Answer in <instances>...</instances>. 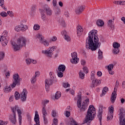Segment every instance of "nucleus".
<instances>
[{
    "label": "nucleus",
    "mask_w": 125,
    "mask_h": 125,
    "mask_svg": "<svg viewBox=\"0 0 125 125\" xmlns=\"http://www.w3.org/2000/svg\"><path fill=\"white\" fill-rule=\"evenodd\" d=\"M4 57V53L3 52H0V60H2Z\"/></svg>",
    "instance_id": "8fccbe9b"
},
{
    "label": "nucleus",
    "mask_w": 125,
    "mask_h": 125,
    "mask_svg": "<svg viewBox=\"0 0 125 125\" xmlns=\"http://www.w3.org/2000/svg\"><path fill=\"white\" fill-rule=\"evenodd\" d=\"M77 105L78 108H79L81 111L84 112L86 110V104L83 102L82 106V93L80 92L78 94Z\"/></svg>",
    "instance_id": "39448f33"
},
{
    "label": "nucleus",
    "mask_w": 125,
    "mask_h": 125,
    "mask_svg": "<svg viewBox=\"0 0 125 125\" xmlns=\"http://www.w3.org/2000/svg\"><path fill=\"white\" fill-rule=\"evenodd\" d=\"M7 14H8V15L11 16V17H13V12H12V11H8L7 12Z\"/></svg>",
    "instance_id": "680f3d73"
},
{
    "label": "nucleus",
    "mask_w": 125,
    "mask_h": 125,
    "mask_svg": "<svg viewBox=\"0 0 125 125\" xmlns=\"http://www.w3.org/2000/svg\"><path fill=\"white\" fill-rule=\"evenodd\" d=\"M69 125H78L77 122L74 120H72L70 122Z\"/></svg>",
    "instance_id": "603ef678"
},
{
    "label": "nucleus",
    "mask_w": 125,
    "mask_h": 125,
    "mask_svg": "<svg viewBox=\"0 0 125 125\" xmlns=\"http://www.w3.org/2000/svg\"><path fill=\"white\" fill-rule=\"evenodd\" d=\"M120 125H125V110L120 109L119 114Z\"/></svg>",
    "instance_id": "1a4fd4ad"
},
{
    "label": "nucleus",
    "mask_w": 125,
    "mask_h": 125,
    "mask_svg": "<svg viewBox=\"0 0 125 125\" xmlns=\"http://www.w3.org/2000/svg\"><path fill=\"white\" fill-rule=\"evenodd\" d=\"M81 64H82L83 66L85 65V61L84 60H81Z\"/></svg>",
    "instance_id": "338daca9"
},
{
    "label": "nucleus",
    "mask_w": 125,
    "mask_h": 125,
    "mask_svg": "<svg viewBox=\"0 0 125 125\" xmlns=\"http://www.w3.org/2000/svg\"><path fill=\"white\" fill-rule=\"evenodd\" d=\"M62 36L64 35V37H65V36H67V31H66L65 30L62 31Z\"/></svg>",
    "instance_id": "0e129e2a"
},
{
    "label": "nucleus",
    "mask_w": 125,
    "mask_h": 125,
    "mask_svg": "<svg viewBox=\"0 0 125 125\" xmlns=\"http://www.w3.org/2000/svg\"><path fill=\"white\" fill-rule=\"evenodd\" d=\"M41 75V72H40L39 71H36L35 72V77H33L32 78V79L31 80V83H35L37 81V77H40V75Z\"/></svg>",
    "instance_id": "f3484780"
},
{
    "label": "nucleus",
    "mask_w": 125,
    "mask_h": 125,
    "mask_svg": "<svg viewBox=\"0 0 125 125\" xmlns=\"http://www.w3.org/2000/svg\"><path fill=\"white\" fill-rule=\"evenodd\" d=\"M97 75L98 77H101L102 76V72L101 71H98Z\"/></svg>",
    "instance_id": "69168bd1"
},
{
    "label": "nucleus",
    "mask_w": 125,
    "mask_h": 125,
    "mask_svg": "<svg viewBox=\"0 0 125 125\" xmlns=\"http://www.w3.org/2000/svg\"><path fill=\"white\" fill-rule=\"evenodd\" d=\"M13 82L11 86L12 88H14L16 85H20V82L22 81V79L20 78V77L18 74H14L13 76Z\"/></svg>",
    "instance_id": "423d86ee"
},
{
    "label": "nucleus",
    "mask_w": 125,
    "mask_h": 125,
    "mask_svg": "<svg viewBox=\"0 0 125 125\" xmlns=\"http://www.w3.org/2000/svg\"><path fill=\"white\" fill-rule=\"evenodd\" d=\"M98 59L100 60H101L103 59V52L100 50V49H99L98 51Z\"/></svg>",
    "instance_id": "5701e85b"
},
{
    "label": "nucleus",
    "mask_w": 125,
    "mask_h": 125,
    "mask_svg": "<svg viewBox=\"0 0 125 125\" xmlns=\"http://www.w3.org/2000/svg\"><path fill=\"white\" fill-rule=\"evenodd\" d=\"M112 52L114 54H118L120 52V49H114Z\"/></svg>",
    "instance_id": "a19ab883"
},
{
    "label": "nucleus",
    "mask_w": 125,
    "mask_h": 125,
    "mask_svg": "<svg viewBox=\"0 0 125 125\" xmlns=\"http://www.w3.org/2000/svg\"><path fill=\"white\" fill-rule=\"evenodd\" d=\"M66 117H70V112L66 111L65 113Z\"/></svg>",
    "instance_id": "774afa93"
},
{
    "label": "nucleus",
    "mask_w": 125,
    "mask_h": 125,
    "mask_svg": "<svg viewBox=\"0 0 125 125\" xmlns=\"http://www.w3.org/2000/svg\"><path fill=\"white\" fill-rule=\"evenodd\" d=\"M8 123V122H4L2 120H0V125H6Z\"/></svg>",
    "instance_id": "5fc2aeb1"
},
{
    "label": "nucleus",
    "mask_w": 125,
    "mask_h": 125,
    "mask_svg": "<svg viewBox=\"0 0 125 125\" xmlns=\"http://www.w3.org/2000/svg\"><path fill=\"white\" fill-rule=\"evenodd\" d=\"M113 114H112V113H109V114L107 115V121H112V120H113Z\"/></svg>",
    "instance_id": "c85d7f7f"
},
{
    "label": "nucleus",
    "mask_w": 125,
    "mask_h": 125,
    "mask_svg": "<svg viewBox=\"0 0 125 125\" xmlns=\"http://www.w3.org/2000/svg\"><path fill=\"white\" fill-rule=\"evenodd\" d=\"M52 3H53V5L54 7H56L57 5V0H53Z\"/></svg>",
    "instance_id": "6e6d98bb"
},
{
    "label": "nucleus",
    "mask_w": 125,
    "mask_h": 125,
    "mask_svg": "<svg viewBox=\"0 0 125 125\" xmlns=\"http://www.w3.org/2000/svg\"><path fill=\"white\" fill-rule=\"evenodd\" d=\"M57 48L56 46H53L52 47H49L48 49L45 50V51L42 50V53H44L47 57L48 58H51L52 55H53V52L55 49Z\"/></svg>",
    "instance_id": "0eeeda50"
},
{
    "label": "nucleus",
    "mask_w": 125,
    "mask_h": 125,
    "mask_svg": "<svg viewBox=\"0 0 125 125\" xmlns=\"http://www.w3.org/2000/svg\"><path fill=\"white\" fill-rule=\"evenodd\" d=\"M121 44L120 43L115 42L113 43V47L114 49H119V47H120Z\"/></svg>",
    "instance_id": "cd10ccee"
},
{
    "label": "nucleus",
    "mask_w": 125,
    "mask_h": 125,
    "mask_svg": "<svg viewBox=\"0 0 125 125\" xmlns=\"http://www.w3.org/2000/svg\"><path fill=\"white\" fill-rule=\"evenodd\" d=\"M16 111L18 112V114L19 116V113L21 117L22 120V112H21V110L19 109V107L17 105H16L13 107H12V112L13 113L12 114H11L9 116V119L12 124L15 125L16 123Z\"/></svg>",
    "instance_id": "20e7f679"
},
{
    "label": "nucleus",
    "mask_w": 125,
    "mask_h": 125,
    "mask_svg": "<svg viewBox=\"0 0 125 125\" xmlns=\"http://www.w3.org/2000/svg\"><path fill=\"white\" fill-rule=\"evenodd\" d=\"M57 82V80L56 78H55L53 76L51 77L50 79H46L45 80V86H48V87H49L50 85L53 84V83H54Z\"/></svg>",
    "instance_id": "9b49d317"
},
{
    "label": "nucleus",
    "mask_w": 125,
    "mask_h": 125,
    "mask_svg": "<svg viewBox=\"0 0 125 125\" xmlns=\"http://www.w3.org/2000/svg\"><path fill=\"white\" fill-rule=\"evenodd\" d=\"M20 112H19V125H22V117L20 116Z\"/></svg>",
    "instance_id": "13d9d810"
},
{
    "label": "nucleus",
    "mask_w": 125,
    "mask_h": 125,
    "mask_svg": "<svg viewBox=\"0 0 125 125\" xmlns=\"http://www.w3.org/2000/svg\"><path fill=\"white\" fill-rule=\"evenodd\" d=\"M71 57L74 59L78 58V54L76 52L71 53Z\"/></svg>",
    "instance_id": "ea45409f"
},
{
    "label": "nucleus",
    "mask_w": 125,
    "mask_h": 125,
    "mask_svg": "<svg viewBox=\"0 0 125 125\" xmlns=\"http://www.w3.org/2000/svg\"><path fill=\"white\" fill-rule=\"evenodd\" d=\"M101 46V42H99V38L97 35V30H92L89 32L88 37L86 39L85 47L88 50L95 51Z\"/></svg>",
    "instance_id": "f257e3e1"
},
{
    "label": "nucleus",
    "mask_w": 125,
    "mask_h": 125,
    "mask_svg": "<svg viewBox=\"0 0 125 125\" xmlns=\"http://www.w3.org/2000/svg\"><path fill=\"white\" fill-rule=\"evenodd\" d=\"M60 24L62 26V27H66V23H65V21L61 19L60 21Z\"/></svg>",
    "instance_id": "f704fd0d"
},
{
    "label": "nucleus",
    "mask_w": 125,
    "mask_h": 125,
    "mask_svg": "<svg viewBox=\"0 0 125 125\" xmlns=\"http://www.w3.org/2000/svg\"><path fill=\"white\" fill-rule=\"evenodd\" d=\"M0 14L2 17H6V16H7V13L5 12H2Z\"/></svg>",
    "instance_id": "09e8293b"
},
{
    "label": "nucleus",
    "mask_w": 125,
    "mask_h": 125,
    "mask_svg": "<svg viewBox=\"0 0 125 125\" xmlns=\"http://www.w3.org/2000/svg\"><path fill=\"white\" fill-rule=\"evenodd\" d=\"M45 46H48L49 45V43L46 41V40H44L42 42Z\"/></svg>",
    "instance_id": "e433bc0d"
},
{
    "label": "nucleus",
    "mask_w": 125,
    "mask_h": 125,
    "mask_svg": "<svg viewBox=\"0 0 125 125\" xmlns=\"http://www.w3.org/2000/svg\"><path fill=\"white\" fill-rule=\"evenodd\" d=\"M28 25H24L22 22H20V25L15 27V31L16 32H25L28 30Z\"/></svg>",
    "instance_id": "6e6552de"
},
{
    "label": "nucleus",
    "mask_w": 125,
    "mask_h": 125,
    "mask_svg": "<svg viewBox=\"0 0 125 125\" xmlns=\"http://www.w3.org/2000/svg\"><path fill=\"white\" fill-rule=\"evenodd\" d=\"M96 115V109L95 107H94L93 105H90L87 110L83 124L87 123V125H90V122L95 119Z\"/></svg>",
    "instance_id": "f03ea898"
},
{
    "label": "nucleus",
    "mask_w": 125,
    "mask_h": 125,
    "mask_svg": "<svg viewBox=\"0 0 125 125\" xmlns=\"http://www.w3.org/2000/svg\"><path fill=\"white\" fill-rule=\"evenodd\" d=\"M79 76L80 79H82V80H83L84 79V73L82 72V71H80L79 72Z\"/></svg>",
    "instance_id": "4c0bfd02"
},
{
    "label": "nucleus",
    "mask_w": 125,
    "mask_h": 125,
    "mask_svg": "<svg viewBox=\"0 0 125 125\" xmlns=\"http://www.w3.org/2000/svg\"><path fill=\"white\" fill-rule=\"evenodd\" d=\"M0 42H3L2 43L3 46H6L7 45V41L5 39V36H0Z\"/></svg>",
    "instance_id": "a211bd4d"
},
{
    "label": "nucleus",
    "mask_w": 125,
    "mask_h": 125,
    "mask_svg": "<svg viewBox=\"0 0 125 125\" xmlns=\"http://www.w3.org/2000/svg\"><path fill=\"white\" fill-rule=\"evenodd\" d=\"M81 33H83V28L81 25H78L77 26V34L80 36Z\"/></svg>",
    "instance_id": "393cba45"
},
{
    "label": "nucleus",
    "mask_w": 125,
    "mask_h": 125,
    "mask_svg": "<svg viewBox=\"0 0 125 125\" xmlns=\"http://www.w3.org/2000/svg\"><path fill=\"white\" fill-rule=\"evenodd\" d=\"M79 59L78 58H73L72 59L70 60V62L72 64H78V61H79Z\"/></svg>",
    "instance_id": "a878e982"
},
{
    "label": "nucleus",
    "mask_w": 125,
    "mask_h": 125,
    "mask_svg": "<svg viewBox=\"0 0 125 125\" xmlns=\"http://www.w3.org/2000/svg\"><path fill=\"white\" fill-rule=\"evenodd\" d=\"M110 114H113L114 113V107L113 105H111L109 109Z\"/></svg>",
    "instance_id": "052dcab7"
},
{
    "label": "nucleus",
    "mask_w": 125,
    "mask_h": 125,
    "mask_svg": "<svg viewBox=\"0 0 125 125\" xmlns=\"http://www.w3.org/2000/svg\"><path fill=\"white\" fill-rule=\"evenodd\" d=\"M60 8L58 7L55 8L54 12L55 15H59V14H60Z\"/></svg>",
    "instance_id": "7c9ffc66"
},
{
    "label": "nucleus",
    "mask_w": 125,
    "mask_h": 125,
    "mask_svg": "<svg viewBox=\"0 0 125 125\" xmlns=\"http://www.w3.org/2000/svg\"><path fill=\"white\" fill-rule=\"evenodd\" d=\"M83 69L84 73L85 74H87V73H88V68H87L86 66H84Z\"/></svg>",
    "instance_id": "de8ad7c7"
},
{
    "label": "nucleus",
    "mask_w": 125,
    "mask_h": 125,
    "mask_svg": "<svg viewBox=\"0 0 125 125\" xmlns=\"http://www.w3.org/2000/svg\"><path fill=\"white\" fill-rule=\"evenodd\" d=\"M37 8V7L36 5H33L31 6V13H34L36 11V9Z\"/></svg>",
    "instance_id": "58836bf2"
},
{
    "label": "nucleus",
    "mask_w": 125,
    "mask_h": 125,
    "mask_svg": "<svg viewBox=\"0 0 125 125\" xmlns=\"http://www.w3.org/2000/svg\"><path fill=\"white\" fill-rule=\"evenodd\" d=\"M108 91L109 88H108V87L105 86L103 88L102 93L101 94V97H102V96H104V95H105V94H106V93H107V92H108Z\"/></svg>",
    "instance_id": "412c9836"
},
{
    "label": "nucleus",
    "mask_w": 125,
    "mask_h": 125,
    "mask_svg": "<svg viewBox=\"0 0 125 125\" xmlns=\"http://www.w3.org/2000/svg\"><path fill=\"white\" fill-rule=\"evenodd\" d=\"M52 116L53 118H55L56 117V111L54 110H53L52 111Z\"/></svg>",
    "instance_id": "4d7b16f0"
},
{
    "label": "nucleus",
    "mask_w": 125,
    "mask_h": 125,
    "mask_svg": "<svg viewBox=\"0 0 125 125\" xmlns=\"http://www.w3.org/2000/svg\"><path fill=\"white\" fill-rule=\"evenodd\" d=\"M26 42H27L26 38L24 37H20L18 39L17 43L12 42L11 44L13 46V48H14V51H18L20 48H22L23 46H26Z\"/></svg>",
    "instance_id": "7ed1b4c3"
},
{
    "label": "nucleus",
    "mask_w": 125,
    "mask_h": 125,
    "mask_svg": "<svg viewBox=\"0 0 125 125\" xmlns=\"http://www.w3.org/2000/svg\"><path fill=\"white\" fill-rule=\"evenodd\" d=\"M57 76L58 77H59V78H63V76H64V74L63 73H64V72L59 71L58 70H57Z\"/></svg>",
    "instance_id": "c756f323"
},
{
    "label": "nucleus",
    "mask_w": 125,
    "mask_h": 125,
    "mask_svg": "<svg viewBox=\"0 0 125 125\" xmlns=\"http://www.w3.org/2000/svg\"><path fill=\"white\" fill-rule=\"evenodd\" d=\"M61 97V93L59 92H57L55 94V98L56 99H59Z\"/></svg>",
    "instance_id": "473e14b6"
},
{
    "label": "nucleus",
    "mask_w": 125,
    "mask_h": 125,
    "mask_svg": "<svg viewBox=\"0 0 125 125\" xmlns=\"http://www.w3.org/2000/svg\"><path fill=\"white\" fill-rule=\"evenodd\" d=\"M114 69V64H110L107 66L108 70H113Z\"/></svg>",
    "instance_id": "49530a36"
},
{
    "label": "nucleus",
    "mask_w": 125,
    "mask_h": 125,
    "mask_svg": "<svg viewBox=\"0 0 125 125\" xmlns=\"http://www.w3.org/2000/svg\"><path fill=\"white\" fill-rule=\"evenodd\" d=\"M49 103V100H45L42 101V104L43 107H45V106H46L45 104H47V103Z\"/></svg>",
    "instance_id": "c9c22d12"
},
{
    "label": "nucleus",
    "mask_w": 125,
    "mask_h": 125,
    "mask_svg": "<svg viewBox=\"0 0 125 125\" xmlns=\"http://www.w3.org/2000/svg\"><path fill=\"white\" fill-rule=\"evenodd\" d=\"M27 94H28V91H27V89H24L22 93L21 94V101H26V99H27Z\"/></svg>",
    "instance_id": "ddd939ff"
},
{
    "label": "nucleus",
    "mask_w": 125,
    "mask_h": 125,
    "mask_svg": "<svg viewBox=\"0 0 125 125\" xmlns=\"http://www.w3.org/2000/svg\"><path fill=\"white\" fill-rule=\"evenodd\" d=\"M51 41H52V42H56V41H57V38L55 36H54L52 38Z\"/></svg>",
    "instance_id": "e2e57ef3"
},
{
    "label": "nucleus",
    "mask_w": 125,
    "mask_h": 125,
    "mask_svg": "<svg viewBox=\"0 0 125 125\" xmlns=\"http://www.w3.org/2000/svg\"><path fill=\"white\" fill-rule=\"evenodd\" d=\"M42 114L43 115V117H46V115H47V112H46V108H45V107L43 106L42 109Z\"/></svg>",
    "instance_id": "bb28decb"
},
{
    "label": "nucleus",
    "mask_w": 125,
    "mask_h": 125,
    "mask_svg": "<svg viewBox=\"0 0 125 125\" xmlns=\"http://www.w3.org/2000/svg\"><path fill=\"white\" fill-rule=\"evenodd\" d=\"M25 62L27 65H30L32 63V59H27L25 60Z\"/></svg>",
    "instance_id": "a18cd8bd"
},
{
    "label": "nucleus",
    "mask_w": 125,
    "mask_h": 125,
    "mask_svg": "<svg viewBox=\"0 0 125 125\" xmlns=\"http://www.w3.org/2000/svg\"><path fill=\"white\" fill-rule=\"evenodd\" d=\"M108 27H110L111 29V30H114L115 29V26H114V24L112 23H109L107 24Z\"/></svg>",
    "instance_id": "864d4df0"
},
{
    "label": "nucleus",
    "mask_w": 125,
    "mask_h": 125,
    "mask_svg": "<svg viewBox=\"0 0 125 125\" xmlns=\"http://www.w3.org/2000/svg\"><path fill=\"white\" fill-rule=\"evenodd\" d=\"M57 124H58V119H54L53 120V124L52 125H57Z\"/></svg>",
    "instance_id": "79ce46f5"
},
{
    "label": "nucleus",
    "mask_w": 125,
    "mask_h": 125,
    "mask_svg": "<svg viewBox=\"0 0 125 125\" xmlns=\"http://www.w3.org/2000/svg\"><path fill=\"white\" fill-rule=\"evenodd\" d=\"M97 25L99 27H103L104 25V21L103 20L99 19L97 21Z\"/></svg>",
    "instance_id": "4be33fe9"
},
{
    "label": "nucleus",
    "mask_w": 125,
    "mask_h": 125,
    "mask_svg": "<svg viewBox=\"0 0 125 125\" xmlns=\"http://www.w3.org/2000/svg\"><path fill=\"white\" fill-rule=\"evenodd\" d=\"M66 70V66L64 64H60L59 65L58 70L57 71H59L61 72H65Z\"/></svg>",
    "instance_id": "aec40b11"
},
{
    "label": "nucleus",
    "mask_w": 125,
    "mask_h": 125,
    "mask_svg": "<svg viewBox=\"0 0 125 125\" xmlns=\"http://www.w3.org/2000/svg\"><path fill=\"white\" fill-rule=\"evenodd\" d=\"M41 26L38 24H35L34 25V30L35 31H38V30H40Z\"/></svg>",
    "instance_id": "72a5a7b5"
},
{
    "label": "nucleus",
    "mask_w": 125,
    "mask_h": 125,
    "mask_svg": "<svg viewBox=\"0 0 125 125\" xmlns=\"http://www.w3.org/2000/svg\"><path fill=\"white\" fill-rule=\"evenodd\" d=\"M42 10H44V12L45 11L46 12V14L47 15H49V16L52 15V11L49 7L44 8V9H42Z\"/></svg>",
    "instance_id": "dca6fc26"
},
{
    "label": "nucleus",
    "mask_w": 125,
    "mask_h": 125,
    "mask_svg": "<svg viewBox=\"0 0 125 125\" xmlns=\"http://www.w3.org/2000/svg\"><path fill=\"white\" fill-rule=\"evenodd\" d=\"M15 98L16 100H18L20 99V94L17 91L15 92Z\"/></svg>",
    "instance_id": "2f4dec72"
},
{
    "label": "nucleus",
    "mask_w": 125,
    "mask_h": 125,
    "mask_svg": "<svg viewBox=\"0 0 125 125\" xmlns=\"http://www.w3.org/2000/svg\"><path fill=\"white\" fill-rule=\"evenodd\" d=\"M3 89L4 92H5V93H8V92H10V91H11V88L10 87V86H6Z\"/></svg>",
    "instance_id": "b1692460"
},
{
    "label": "nucleus",
    "mask_w": 125,
    "mask_h": 125,
    "mask_svg": "<svg viewBox=\"0 0 125 125\" xmlns=\"http://www.w3.org/2000/svg\"><path fill=\"white\" fill-rule=\"evenodd\" d=\"M70 84H69L68 83H63V87H64V88H67V87H70Z\"/></svg>",
    "instance_id": "3c124183"
},
{
    "label": "nucleus",
    "mask_w": 125,
    "mask_h": 125,
    "mask_svg": "<svg viewBox=\"0 0 125 125\" xmlns=\"http://www.w3.org/2000/svg\"><path fill=\"white\" fill-rule=\"evenodd\" d=\"M84 8H85V6H80L78 7V8L76 9L75 10V12L76 14H81L83 10H84Z\"/></svg>",
    "instance_id": "2eb2a0df"
},
{
    "label": "nucleus",
    "mask_w": 125,
    "mask_h": 125,
    "mask_svg": "<svg viewBox=\"0 0 125 125\" xmlns=\"http://www.w3.org/2000/svg\"><path fill=\"white\" fill-rule=\"evenodd\" d=\"M101 84V81L95 79L94 80L92 81V83L90 85V87L91 88H93V87H95V86H97V85H100Z\"/></svg>",
    "instance_id": "f8f14e48"
},
{
    "label": "nucleus",
    "mask_w": 125,
    "mask_h": 125,
    "mask_svg": "<svg viewBox=\"0 0 125 125\" xmlns=\"http://www.w3.org/2000/svg\"><path fill=\"white\" fill-rule=\"evenodd\" d=\"M40 11L41 13V18L44 22H45L46 21V16H45V14L44 13V10L42 9H40Z\"/></svg>",
    "instance_id": "6ab92c4d"
},
{
    "label": "nucleus",
    "mask_w": 125,
    "mask_h": 125,
    "mask_svg": "<svg viewBox=\"0 0 125 125\" xmlns=\"http://www.w3.org/2000/svg\"><path fill=\"white\" fill-rule=\"evenodd\" d=\"M91 81H94L95 80V75L93 73V71L91 72Z\"/></svg>",
    "instance_id": "c03bdc74"
},
{
    "label": "nucleus",
    "mask_w": 125,
    "mask_h": 125,
    "mask_svg": "<svg viewBox=\"0 0 125 125\" xmlns=\"http://www.w3.org/2000/svg\"><path fill=\"white\" fill-rule=\"evenodd\" d=\"M64 39L67 42H70V41H71V38L68 35H65V36H64Z\"/></svg>",
    "instance_id": "37998d69"
},
{
    "label": "nucleus",
    "mask_w": 125,
    "mask_h": 125,
    "mask_svg": "<svg viewBox=\"0 0 125 125\" xmlns=\"http://www.w3.org/2000/svg\"><path fill=\"white\" fill-rule=\"evenodd\" d=\"M119 87V82L116 81L115 87H114V91L112 93L111 97V101L112 103H115V100H116V98H117V90L118 89V87Z\"/></svg>",
    "instance_id": "9d476101"
},
{
    "label": "nucleus",
    "mask_w": 125,
    "mask_h": 125,
    "mask_svg": "<svg viewBox=\"0 0 125 125\" xmlns=\"http://www.w3.org/2000/svg\"><path fill=\"white\" fill-rule=\"evenodd\" d=\"M103 113V110L102 108L100 107L98 110V113L97 117L100 121V125H102V114Z\"/></svg>",
    "instance_id": "4468645a"
},
{
    "label": "nucleus",
    "mask_w": 125,
    "mask_h": 125,
    "mask_svg": "<svg viewBox=\"0 0 125 125\" xmlns=\"http://www.w3.org/2000/svg\"><path fill=\"white\" fill-rule=\"evenodd\" d=\"M45 117L46 116H43L44 123L45 124V125H47L48 121H47V118H45Z\"/></svg>",
    "instance_id": "bf43d9fd"
}]
</instances>
